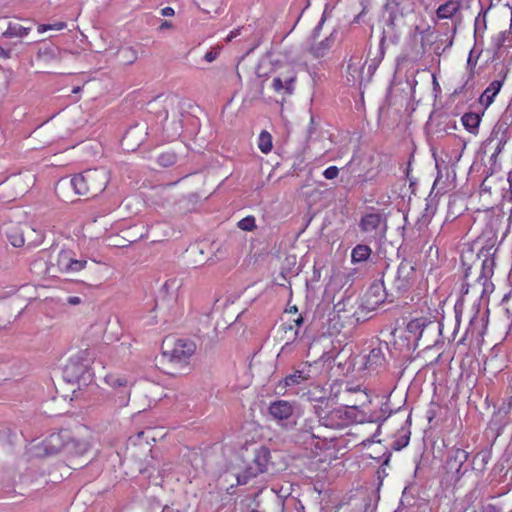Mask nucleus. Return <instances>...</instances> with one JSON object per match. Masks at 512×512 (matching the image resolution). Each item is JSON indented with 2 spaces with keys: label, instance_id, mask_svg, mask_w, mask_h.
I'll return each instance as SVG.
<instances>
[{
  "label": "nucleus",
  "instance_id": "25",
  "mask_svg": "<svg viewBox=\"0 0 512 512\" xmlns=\"http://www.w3.org/2000/svg\"><path fill=\"white\" fill-rule=\"evenodd\" d=\"M461 122L465 129L472 134H477L479 129V124L481 122V117L478 113H465L461 117Z\"/></svg>",
  "mask_w": 512,
  "mask_h": 512
},
{
  "label": "nucleus",
  "instance_id": "33",
  "mask_svg": "<svg viewBox=\"0 0 512 512\" xmlns=\"http://www.w3.org/2000/svg\"><path fill=\"white\" fill-rule=\"evenodd\" d=\"M339 408H340V410H342L346 414V417H347V420L345 421V426L346 427H348L351 423L356 422V421L364 422L363 418H361L360 420H357L356 412L358 410V407L356 405L341 406Z\"/></svg>",
  "mask_w": 512,
  "mask_h": 512
},
{
  "label": "nucleus",
  "instance_id": "9",
  "mask_svg": "<svg viewBox=\"0 0 512 512\" xmlns=\"http://www.w3.org/2000/svg\"><path fill=\"white\" fill-rule=\"evenodd\" d=\"M498 248L495 246V240L489 239L479 250L478 258L482 260L481 272L478 277L492 278L496 266L495 255Z\"/></svg>",
  "mask_w": 512,
  "mask_h": 512
},
{
  "label": "nucleus",
  "instance_id": "34",
  "mask_svg": "<svg viewBox=\"0 0 512 512\" xmlns=\"http://www.w3.org/2000/svg\"><path fill=\"white\" fill-rule=\"evenodd\" d=\"M104 379L109 386L114 388L127 386V379L119 375L108 374Z\"/></svg>",
  "mask_w": 512,
  "mask_h": 512
},
{
  "label": "nucleus",
  "instance_id": "49",
  "mask_svg": "<svg viewBox=\"0 0 512 512\" xmlns=\"http://www.w3.org/2000/svg\"><path fill=\"white\" fill-rule=\"evenodd\" d=\"M158 162L160 165L167 167L174 163V156L173 155H160Z\"/></svg>",
  "mask_w": 512,
  "mask_h": 512
},
{
  "label": "nucleus",
  "instance_id": "17",
  "mask_svg": "<svg viewBox=\"0 0 512 512\" xmlns=\"http://www.w3.org/2000/svg\"><path fill=\"white\" fill-rule=\"evenodd\" d=\"M296 80V74L294 71H290L287 74H280L272 80V88L275 92L284 91L286 94H292L294 90V82Z\"/></svg>",
  "mask_w": 512,
  "mask_h": 512
},
{
  "label": "nucleus",
  "instance_id": "28",
  "mask_svg": "<svg viewBox=\"0 0 512 512\" xmlns=\"http://www.w3.org/2000/svg\"><path fill=\"white\" fill-rule=\"evenodd\" d=\"M164 132L168 140L172 141L178 138L182 133L181 121H173L170 124L164 126Z\"/></svg>",
  "mask_w": 512,
  "mask_h": 512
},
{
  "label": "nucleus",
  "instance_id": "13",
  "mask_svg": "<svg viewBox=\"0 0 512 512\" xmlns=\"http://www.w3.org/2000/svg\"><path fill=\"white\" fill-rule=\"evenodd\" d=\"M349 300L339 301L334 305L333 313L343 324L356 325L362 321L361 314L364 311L362 306L352 311L353 306L348 308Z\"/></svg>",
  "mask_w": 512,
  "mask_h": 512
},
{
  "label": "nucleus",
  "instance_id": "37",
  "mask_svg": "<svg viewBox=\"0 0 512 512\" xmlns=\"http://www.w3.org/2000/svg\"><path fill=\"white\" fill-rule=\"evenodd\" d=\"M387 409L388 408L386 405L385 407H381L379 412L371 414L367 421L380 423L384 422L390 416V413L387 412Z\"/></svg>",
  "mask_w": 512,
  "mask_h": 512
},
{
  "label": "nucleus",
  "instance_id": "59",
  "mask_svg": "<svg viewBox=\"0 0 512 512\" xmlns=\"http://www.w3.org/2000/svg\"><path fill=\"white\" fill-rule=\"evenodd\" d=\"M172 23L169 22V21H162V23L160 24L159 26V30L160 31H163V30H166V29H170L172 28Z\"/></svg>",
  "mask_w": 512,
  "mask_h": 512
},
{
  "label": "nucleus",
  "instance_id": "22",
  "mask_svg": "<svg viewBox=\"0 0 512 512\" xmlns=\"http://www.w3.org/2000/svg\"><path fill=\"white\" fill-rule=\"evenodd\" d=\"M31 27H24L15 22H9L6 30L2 33L3 38H24L30 31Z\"/></svg>",
  "mask_w": 512,
  "mask_h": 512
},
{
  "label": "nucleus",
  "instance_id": "14",
  "mask_svg": "<svg viewBox=\"0 0 512 512\" xmlns=\"http://www.w3.org/2000/svg\"><path fill=\"white\" fill-rule=\"evenodd\" d=\"M427 320L425 318H415L407 323L405 328V339L408 341V349H416L418 341L421 339Z\"/></svg>",
  "mask_w": 512,
  "mask_h": 512
},
{
  "label": "nucleus",
  "instance_id": "60",
  "mask_svg": "<svg viewBox=\"0 0 512 512\" xmlns=\"http://www.w3.org/2000/svg\"><path fill=\"white\" fill-rule=\"evenodd\" d=\"M51 26H52V29H54V30H62V29H64L66 27V24L63 23V22H58V23H55V24H53Z\"/></svg>",
  "mask_w": 512,
  "mask_h": 512
},
{
  "label": "nucleus",
  "instance_id": "16",
  "mask_svg": "<svg viewBox=\"0 0 512 512\" xmlns=\"http://www.w3.org/2000/svg\"><path fill=\"white\" fill-rule=\"evenodd\" d=\"M270 459V451L266 447H260L255 451L252 464L248 466V472L251 474H261L267 471V465Z\"/></svg>",
  "mask_w": 512,
  "mask_h": 512
},
{
  "label": "nucleus",
  "instance_id": "35",
  "mask_svg": "<svg viewBox=\"0 0 512 512\" xmlns=\"http://www.w3.org/2000/svg\"><path fill=\"white\" fill-rule=\"evenodd\" d=\"M507 182H508V188L507 189L503 188L502 202H503V204H505V203L511 204L510 211L512 213V170L508 173Z\"/></svg>",
  "mask_w": 512,
  "mask_h": 512
},
{
  "label": "nucleus",
  "instance_id": "5",
  "mask_svg": "<svg viewBox=\"0 0 512 512\" xmlns=\"http://www.w3.org/2000/svg\"><path fill=\"white\" fill-rule=\"evenodd\" d=\"M417 280L416 268L411 261L402 260L397 267L392 289L398 295H404L414 286Z\"/></svg>",
  "mask_w": 512,
  "mask_h": 512
},
{
  "label": "nucleus",
  "instance_id": "39",
  "mask_svg": "<svg viewBox=\"0 0 512 512\" xmlns=\"http://www.w3.org/2000/svg\"><path fill=\"white\" fill-rule=\"evenodd\" d=\"M347 72L348 74L351 76L347 78L348 82H352V83H355L357 78L361 75L362 73V68L360 69L359 66L357 64H354L352 63L351 61L348 63V66H347Z\"/></svg>",
  "mask_w": 512,
  "mask_h": 512
},
{
  "label": "nucleus",
  "instance_id": "43",
  "mask_svg": "<svg viewBox=\"0 0 512 512\" xmlns=\"http://www.w3.org/2000/svg\"><path fill=\"white\" fill-rule=\"evenodd\" d=\"M317 402H318L319 404H317V405H315V406H314V411H315V414H316V416H317V418H318V423L320 424V418H321V417H323V416L326 414V413L324 412V409H323V407H322V404L327 403V402H328V399H327L326 397L321 396V397H319V398L317 399Z\"/></svg>",
  "mask_w": 512,
  "mask_h": 512
},
{
  "label": "nucleus",
  "instance_id": "10",
  "mask_svg": "<svg viewBox=\"0 0 512 512\" xmlns=\"http://www.w3.org/2000/svg\"><path fill=\"white\" fill-rule=\"evenodd\" d=\"M502 165L498 160V155L491 154L489 157L488 165L485 166L483 171L484 179L480 185V189L484 193H492L493 185L497 181H503V177L498 176L501 172Z\"/></svg>",
  "mask_w": 512,
  "mask_h": 512
},
{
  "label": "nucleus",
  "instance_id": "62",
  "mask_svg": "<svg viewBox=\"0 0 512 512\" xmlns=\"http://www.w3.org/2000/svg\"><path fill=\"white\" fill-rule=\"evenodd\" d=\"M502 410L504 411V414H508L510 411V405H504L502 408L499 409V412H501Z\"/></svg>",
  "mask_w": 512,
  "mask_h": 512
},
{
  "label": "nucleus",
  "instance_id": "6",
  "mask_svg": "<svg viewBox=\"0 0 512 512\" xmlns=\"http://www.w3.org/2000/svg\"><path fill=\"white\" fill-rule=\"evenodd\" d=\"M387 350V342L381 341L380 339L372 341L368 347V352L362 355L363 368L369 372H375L384 368L387 363L385 357Z\"/></svg>",
  "mask_w": 512,
  "mask_h": 512
},
{
  "label": "nucleus",
  "instance_id": "23",
  "mask_svg": "<svg viewBox=\"0 0 512 512\" xmlns=\"http://www.w3.org/2000/svg\"><path fill=\"white\" fill-rule=\"evenodd\" d=\"M75 253L72 250H61L56 259V266L59 272L69 273Z\"/></svg>",
  "mask_w": 512,
  "mask_h": 512
},
{
  "label": "nucleus",
  "instance_id": "18",
  "mask_svg": "<svg viewBox=\"0 0 512 512\" xmlns=\"http://www.w3.org/2000/svg\"><path fill=\"white\" fill-rule=\"evenodd\" d=\"M505 78L506 75L504 74L501 79L494 80L488 85L483 94L480 96L481 104H483L485 107H488L494 102L495 97L503 86Z\"/></svg>",
  "mask_w": 512,
  "mask_h": 512
},
{
  "label": "nucleus",
  "instance_id": "52",
  "mask_svg": "<svg viewBox=\"0 0 512 512\" xmlns=\"http://www.w3.org/2000/svg\"><path fill=\"white\" fill-rule=\"evenodd\" d=\"M410 0H388V5H394L398 10H400L401 14L404 12L405 7H401L405 5V2H409Z\"/></svg>",
  "mask_w": 512,
  "mask_h": 512
},
{
  "label": "nucleus",
  "instance_id": "27",
  "mask_svg": "<svg viewBox=\"0 0 512 512\" xmlns=\"http://www.w3.org/2000/svg\"><path fill=\"white\" fill-rule=\"evenodd\" d=\"M489 8L483 9L478 13L474 22V37L477 39L478 35H483L485 30L487 29V13Z\"/></svg>",
  "mask_w": 512,
  "mask_h": 512
},
{
  "label": "nucleus",
  "instance_id": "36",
  "mask_svg": "<svg viewBox=\"0 0 512 512\" xmlns=\"http://www.w3.org/2000/svg\"><path fill=\"white\" fill-rule=\"evenodd\" d=\"M238 228L243 231H252L256 228V220L254 216H247L241 219L238 224Z\"/></svg>",
  "mask_w": 512,
  "mask_h": 512
},
{
  "label": "nucleus",
  "instance_id": "51",
  "mask_svg": "<svg viewBox=\"0 0 512 512\" xmlns=\"http://www.w3.org/2000/svg\"><path fill=\"white\" fill-rule=\"evenodd\" d=\"M219 55V52L217 50H209L205 53L204 59L206 62L210 63L213 62Z\"/></svg>",
  "mask_w": 512,
  "mask_h": 512
},
{
  "label": "nucleus",
  "instance_id": "64",
  "mask_svg": "<svg viewBox=\"0 0 512 512\" xmlns=\"http://www.w3.org/2000/svg\"><path fill=\"white\" fill-rule=\"evenodd\" d=\"M347 391H349V392H357V391H360V388L359 387L347 388Z\"/></svg>",
  "mask_w": 512,
  "mask_h": 512
},
{
  "label": "nucleus",
  "instance_id": "47",
  "mask_svg": "<svg viewBox=\"0 0 512 512\" xmlns=\"http://www.w3.org/2000/svg\"><path fill=\"white\" fill-rule=\"evenodd\" d=\"M7 236L11 245L14 247H21L25 242L22 234H10L7 232Z\"/></svg>",
  "mask_w": 512,
  "mask_h": 512
},
{
  "label": "nucleus",
  "instance_id": "41",
  "mask_svg": "<svg viewBox=\"0 0 512 512\" xmlns=\"http://www.w3.org/2000/svg\"><path fill=\"white\" fill-rule=\"evenodd\" d=\"M180 285H181V281L176 278H173V279L167 280L163 284V289L167 293L171 292L173 294L180 287Z\"/></svg>",
  "mask_w": 512,
  "mask_h": 512
},
{
  "label": "nucleus",
  "instance_id": "44",
  "mask_svg": "<svg viewBox=\"0 0 512 512\" xmlns=\"http://www.w3.org/2000/svg\"><path fill=\"white\" fill-rule=\"evenodd\" d=\"M501 305L505 309L507 315L512 316V290L503 297Z\"/></svg>",
  "mask_w": 512,
  "mask_h": 512
},
{
  "label": "nucleus",
  "instance_id": "48",
  "mask_svg": "<svg viewBox=\"0 0 512 512\" xmlns=\"http://www.w3.org/2000/svg\"><path fill=\"white\" fill-rule=\"evenodd\" d=\"M338 174H339V169L337 166H329L323 172V176L328 180H332V179L336 178L338 176Z\"/></svg>",
  "mask_w": 512,
  "mask_h": 512
},
{
  "label": "nucleus",
  "instance_id": "54",
  "mask_svg": "<svg viewBox=\"0 0 512 512\" xmlns=\"http://www.w3.org/2000/svg\"><path fill=\"white\" fill-rule=\"evenodd\" d=\"M0 58L1 59H9L11 58V50L6 49L0 45Z\"/></svg>",
  "mask_w": 512,
  "mask_h": 512
},
{
  "label": "nucleus",
  "instance_id": "56",
  "mask_svg": "<svg viewBox=\"0 0 512 512\" xmlns=\"http://www.w3.org/2000/svg\"><path fill=\"white\" fill-rule=\"evenodd\" d=\"M175 14V11L172 7H164L161 9V15L165 17H171Z\"/></svg>",
  "mask_w": 512,
  "mask_h": 512
},
{
  "label": "nucleus",
  "instance_id": "29",
  "mask_svg": "<svg viewBox=\"0 0 512 512\" xmlns=\"http://www.w3.org/2000/svg\"><path fill=\"white\" fill-rule=\"evenodd\" d=\"M316 429L315 420L314 419H305L301 429L300 435L303 437H310L311 439H320L321 436L316 434L314 431Z\"/></svg>",
  "mask_w": 512,
  "mask_h": 512
},
{
  "label": "nucleus",
  "instance_id": "61",
  "mask_svg": "<svg viewBox=\"0 0 512 512\" xmlns=\"http://www.w3.org/2000/svg\"><path fill=\"white\" fill-rule=\"evenodd\" d=\"M297 311H298V309H297V307L295 305L286 309V312H288V313H294L295 314V313H297Z\"/></svg>",
  "mask_w": 512,
  "mask_h": 512
},
{
  "label": "nucleus",
  "instance_id": "30",
  "mask_svg": "<svg viewBox=\"0 0 512 512\" xmlns=\"http://www.w3.org/2000/svg\"><path fill=\"white\" fill-rule=\"evenodd\" d=\"M481 50L478 51L477 53L475 52L474 49L470 50L469 52V55H468V58H467V70L469 72V76H468V79L466 81V83L471 80L474 75H475V68H476V65H477V62H478V59L481 55Z\"/></svg>",
  "mask_w": 512,
  "mask_h": 512
},
{
  "label": "nucleus",
  "instance_id": "12",
  "mask_svg": "<svg viewBox=\"0 0 512 512\" xmlns=\"http://www.w3.org/2000/svg\"><path fill=\"white\" fill-rule=\"evenodd\" d=\"M86 182L88 183V196L95 197L102 193L108 185L109 176L105 169H93L86 171Z\"/></svg>",
  "mask_w": 512,
  "mask_h": 512
},
{
  "label": "nucleus",
  "instance_id": "26",
  "mask_svg": "<svg viewBox=\"0 0 512 512\" xmlns=\"http://www.w3.org/2000/svg\"><path fill=\"white\" fill-rule=\"evenodd\" d=\"M70 184L76 194H78V195H88L89 194L88 183L86 182V171L83 173L75 174L71 178Z\"/></svg>",
  "mask_w": 512,
  "mask_h": 512
},
{
  "label": "nucleus",
  "instance_id": "1",
  "mask_svg": "<svg viewBox=\"0 0 512 512\" xmlns=\"http://www.w3.org/2000/svg\"><path fill=\"white\" fill-rule=\"evenodd\" d=\"M88 449V442L71 439L66 430L50 434L42 443L45 456L56 455L63 450L68 453L84 454Z\"/></svg>",
  "mask_w": 512,
  "mask_h": 512
},
{
  "label": "nucleus",
  "instance_id": "40",
  "mask_svg": "<svg viewBox=\"0 0 512 512\" xmlns=\"http://www.w3.org/2000/svg\"><path fill=\"white\" fill-rule=\"evenodd\" d=\"M87 260L85 258L77 259L75 256L69 268V273H76L86 268Z\"/></svg>",
  "mask_w": 512,
  "mask_h": 512
},
{
  "label": "nucleus",
  "instance_id": "45",
  "mask_svg": "<svg viewBox=\"0 0 512 512\" xmlns=\"http://www.w3.org/2000/svg\"><path fill=\"white\" fill-rule=\"evenodd\" d=\"M258 474H251L248 472V467L240 474L237 475V484L245 485L249 482V480L253 477H256Z\"/></svg>",
  "mask_w": 512,
  "mask_h": 512
},
{
  "label": "nucleus",
  "instance_id": "15",
  "mask_svg": "<svg viewBox=\"0 0 512 512\" xmlns=\"http://www.w3.org/2000/svg\"><path fill=\"white\" fill-rule=\"evenodd\" d=\"M346 420L347 417L345 412L337 407L328 411L323 417L320 418V426H324L330 429L342 430L346 428Z\"/></svg>",
  "mask_w": 512,
  "mask_h": 512
},
{
  "label": "nucleus",
  "instance_id": "3",
  "mask_svg": "<svg viewBox=\"0 0 512 512\" xmlns=\"http://www.w3.org/2000/svg\"><path fill=\"white\" fill-rule=\"evenodd\" d=\"M512 136L510 117L503 116L493 127L489 137L482 143L483 153L499 155Z\"/></svg>",
  "mask_w": 512,
  "mask_h": 512
},
{
  "label": "nucleus",
  "instance_id": "63",
  "mask_svg": "<svg viewBox=\"0 0 512 512\" xmlns=\"http://www.w3.org/2000/svg\"><path fill=\"white\" fill-rule=\"evenodd\" d=\"M81 90H82V88H81L80 86H75V87L72 89V93L77 94V93H79Z\"/></svg>",
  "mask_w": 512,
  "mask_h": 512
},
{
  "label": "nucleus",
  "instance_id": "21",
  "mask_svg": "<svg viewBox=\"0 0 512 512\" xmlns=\"http://www.w3.org/2000/svg\"><path fill=\"white\" fill-rule=\"evenodd\" d=\"M372 254V249L366 244H357L351 251L352 264H362L367 262Z\"/></svg>",
  "mask_w": 512,
  "mask_h": 512
},
{
  "label": "nucleus",
  "instance_id": "57",
  "mask_svg": "<svg viewBox=\"0 0 512 512\" xmlns=\"http://www.w3.org/2000/svg\"><path fill=\"white\" fill-rule=\"evenodd\" d=\"M52 29V26L51 25H47V24H41L37 27V30H38V33L39 34H42L48 30H51Z\"/></svg>",
  "mask_w": 512,
  "mask_h": 512
},
{
  "label": "nucleus",
  "instance_id": "38",
  "mask_svg": "<svg viewBox=\"0 0 512 512\" xmlns=\"http://www.w3.org/2000/svg\"><path fill=\"white\" fill-rule=\"evenodd\" d=\"M478 282L482 285L481 296H489L494 291V284L491 281V278H480L478 277Z\"/></svg>",
  "mask_w": 512,
  "mask_h": 512
},
{
  "label": "nucleus",
  "instance_id": "53",
  "mask_svg": "<svg viewBox=\"0 0 512 512\" xmlns=\"http://www.w3.org/2000/svg\"><path fill=\"white\" fill-rule=\"evenodd\" d=\"M66 301L69 305L75 306L80 304L82 302V299L79 296H69L67 297Z\"/></svg>",
  "mask_w": 512,
  "mask_h": 512
},
{
  "label": "nucleus",
  "instance_id": "7",
  "mask_svg": "<svg viewBox=\"0 0 512 512\" xmlns=\"http://www.w3.org/2000/svg\"><path fill=\"white\" fill-rule=\"evenodd\" d=\"M268 412L272 419L283 427H293L296 424L294 419L295 405L290 401H272L269 404Z\"/></svg>",
  "mask_w": 512,
  "mask_h": 512
},
{
  "label": "nucleus",
  "instance_id": "2",
  "mask_svg": "<svg viewBox=\"0 0 512 512\" xmlns=\"http://www.w3.org/2000/svg\"><path fill=\"white\" fill-rule=\"evenodd\" d=\"M196 345L187 339L165 338L162 344V357L167 361L183 365L195 353Z\"/></svg>",
  "mask_w": 512,
  "mask_h": 512
},
{
  "label": "nucleus",
  "instance_id": "24",
  "mask_svg": "<svg viewBox=\"0 0 512 512\" xmlns=\"http://www.w3.org/2000/svg\"><path fill=\"white\" fill-rule=\"evenodd\" d=\"M468 452L465 451L462 448H453L450 451L449 455V464L451 465V468H455L456 471H459L462 467V465L467 461L468 459Z\"/></svg>",
  "mask_w": 512,
  "mask_h": 512
},
{
  "label": "nucleus",
  "instance_id": "32",
  "mask_svg": "<svg viewBox=\"0 0 512 512\" xmlns=\"http://www.w3.org/2000/svg\"><path fill=\"white\" fill-rule=\"evenodd\" d=\"M258 147L262 153H269L272 149V137L267 131H262L258 139Z\"/></svg>",
  "mask_w": 512,
  "mask_h": 512
},
{
  "label": "nucleus",
  "instance_id": "20",
  "mask_svg": "<svg viewBox=\"0 0 512 512\" xmlns=\"http://www.w3.org/2000/svg\"><path fill=\"white\" fill-rule=\"evenodd\" d=\"M461 9V0H448L436 10L438 19H451Z\"/></svg>",
  "mask_w": 512,
  "mask_h": 512
},
{
  "label": "nucleus",
  "instance_id": "19",
  "mask_svg": "<svg viewBox=\"0 0 512 512\" xmlns=\"http://www.w3.org/2000/svg\"><path fill=\"white\" fill-rule=\"evenodd\" d=\"M335 34L336 32H332L328 37L321 40L320 42L314 43L309 47V52L315 58H322L326 56L335 43Z\"/></svg>",
  "mask_w": 512,
  "mask_h": 512
},
{
  "label": "nucleus",
  "instance_id": "46",
  "mask_svg": "<svg viewBox=\"0 0 512 512\" xmlns=\"http://www.w3.org/2000/svg\"><path fill=\"white\" fill-rule=\"evenodd\" d=\"M410 436L405 434L393 442V449L401 450L409 444Z\"/></svg>",
  "mask_w": 512,
  "mask_h": 512
},
{
  "label": "nucleus",
  "instance_id": "11",
  "mask_svg": "<svg viewBox=\"0 0 512 512\" xmlns=\"http://www.w3.org/2000/svg\"><path fill=\"white\" fill-rule=\"evenodd\" d=\"M80 356L70 358L65 367L64 373L68 382L85 383L87 380H92V373L86 365L79 363Z\"/></svg>",
  "mask_w": 512,
  "mask_h": 512
},
{
  "label": "nucleus",
  "instance_id": "55",
  "mask_svg": "<svg viewBox=\"0 0 512 512\" xmlns=\"http://www.w3.org/2000/svg\"><path fill=\"white\" fill-rule=\"evenodd\" d=\"M482 512H501V510L494 504H487L483 506Z\"/></svg>",
  "mask_w": 512,
  "mask_h": 512
},
{
  "label": "nucleus",
  "instance_id": "42",
  "mask_svg": "<svg viewBox=\"0 0 512 512\" xmlns=\"http://www.w3.org/2000/svg\"><path fill=\"white\" fill-rule=\"evenodd\" d=\"M303 323L304 318L301 314H299L295 319L292 320V323L289 324L287 329L293 330L295 328L294 338H297L299 336V328L303 325Z\"/></svg>",
  "mask_w": 512,
  "mask_h": 512
},
{
  "label": "nucleus",
  "instance_id": "50",
  "mask_svg": "<svg viewBox=\"0 0 512 512\" xmlns=\"http://www.w3.org/2000/svg\"><path fill=\"white\" fill-rule=\"evenodd\" d=\"M324 22H325V12L323 13L320 21L318 22V24L315 26V28L312 31L311 37L313 39H316L317 37H319L322 27L324 25Z\"/></svg>",
  "mask_w": 512,
  "mask_h": 512
},
{
  "label": "nucleus",
  "instance_id": "58",
  "mask_svg": "<svg viewBox=\"0 0 512 512\" xmlns=\"http://www.w3.org/2000/svg\"><path fill=\"white\" fill-rule=\"evenodd\" d=\"M292 343L291 342H286L281 350H280V353L278 354V356L281 354V353H285V352H290L292 350Z\"/></svg>",
  "mask_w": 512,
  "mask_h": 512
},
{
  "label": "nucleus",
  "instance_id": "4",
  "mask_svg": "<svg viewBox=\"0 0 512 512\" xmlns=\"http://www.w3.org/2000/svg\"><path fill=\"white\" fill-rule=\"evenodd\" d=\"M360 231L367 235L368 239L383 237L387 229V219L384 213L379 210L372 209L371 212L365 213L359 221Z\"/></svg>",
  "mask_w": 512,
  "mask_h": 512
},
{
  "label": "nucleus",
  "instance_id": "31",
  "mask_svg": "<svg viewBox=\"0 0 512 512\" xmlns=\"http://www.w3.org/2000/svg\"><path fill=\"white\" fill-rule=\"evenodd\" d=\"M510 34V30H504L492 37L491 45L496 52H498L503 47L505 42L509 39Z\"/></svg>",
  "mask_w": 512,
  "mask_h": 512
},
{
  "label": "nucleus",
  "instance_id": "8",
  "mask_svg": "<svg viewBox=\"0 0 512 512\" xmlns=\"http://www.w3.org/2000/svg\"><path fill=\"white\" fill-rule=\"evenodd\" d=\"M312 363L305 361L293 367L291 373L279 381L278 387L292 388L304 384L312 379Z\"/></svg>",
  "mask_w": 512,
  "mask_h": 512
}]
</instances>
